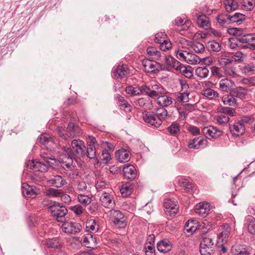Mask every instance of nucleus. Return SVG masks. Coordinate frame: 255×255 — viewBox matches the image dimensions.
Returning <instances> with one entry per match:
<instances>
[{
    "instance_id": "obj_1",
    "label": "nucleus",
    "mask_w": 255,
    "mask_h": 255,
    "mask_svg": "<svg viewBox=\"0 0 255 255\" xmlns=\"http://www.w3.org/2000/svg\"><path fill=\"white\" fill-rule=\"evenodd\" d=\"M72 148L68 146H64L63 150L67 155L65 160L62 159L61 166L64 172L70 178L75 179L78 175L76 167L73 164V159L77 155L84 156L86 155V148L84 142L81 140L74 139L71 143Z\"/></svg>"
},
{
    "instance_id": "obj_2",
    "label": "nucleus",
    "mask_w": 255,
    "mask_h": 255,
    "mask_svg": "<svg viewBox=\"0 0 255 255\" xmlns=\"http://www.w3.org/2000/svg\"><path fill=\"white\" fill-rule=\"evenodd\" d=\"M41 156L45 163L35 160H29L27 163V166L35 171L45 172L47 171L48 167H52L55 159L51 155H48L44 152H41Z\"/></svg>"
},
{
    "instance_id": "obj_3",
    "label": "nucleus",
    "mask_w": 255,
    "mask_h": 255,
    "mask_svg": "<svg viewBox=\"0 0 255 255\" xmlns=\"http://www.w3.org/2000/svg\"><path fill=\"white\" fill-rule=\"evenodd\" d=\"M49 211L53 217L56 218L59 222H63L65 220V215L67 213V210L64 206L56 202H51L47 204Z\"/></svg>"
},
{
    "instance_id": "obj_4",
    "label": "nucleus",
    "mask_w": 255,
    "mask_h": 255,
    "mask_svg": "<svg viewBox=\"0 0 255 255\" xmlns=\"http://www.w3.org/2000/svg\"><path fill=\"white\" fill-rule=\"evenodd\" d=\"M56 131L58 135L64 139L79 135L81 132L79 127L72 123L69 124L66 129L62 127L57 128Z\"/></svg>"
},
{
    "instance_id": "obj_5",
    "label": "nucleus",
    "mask_w": 255,
    "mask_h": 255,
    "mask_svg": "<svg viewBox=\"0 0 255 255\" xmlns=\"http://www.w3.org/2000/svg\"><path fill=\"white\" fill-rule=\"evenodd\" d=\"M214 244L212 239L204 237L201 241L200 252L202 255H210L214 250Z\"/></svg>"
},
{
    "instance_id": "obj_6",
    "label": "nucleus",
    "mask_w": 255,
    "mask_h": 255,
    "mask_svg": "<svg viewBox=\"0 0 255 255\" xmlns=\"http://www.w3.org/2000/svg\"><path fill=\"white\" fill-rule=\"evenodd\" d=\"M63 232L69 234H76L82 230L80 224L76 222H65L61 227Z\"/></svg>"
},
{
    "instance_id": "obj_7",
    "label": "nucleus",
    "mask_w": 255,
    "mask_h": 255,
    "mask_svg": "<svg viewBox=\"0 0 255 255\" xmlns=\"http://www.w3.org/2000/svg\"><path fill=\"white\" fill-rule=\"evenodd\" d=\"M111 220L114 224L119 228H123L126 226V222L124 219L123 214L118 210H111L110 211Z\"/></svg>"
},
{
    "instance_id": "obj_8",
    "label": "nucleus",
    "mask_w": 255,
    "mask_h": 255,
    "mask_svg": "<svg viewBox=\"0 0 255 255\" xmlns=\"http://www.w3.org/2000/svg\"><path fill=\"white\" fill-rule=\"evenodd\" d=\"M164 212L167 215L172 216L176 214L178 210L176 202L170 199H165L163 202Z\"/></svg>"
},
{
    "instance_id": "obj_9",
    "label": "nucleus",
    "mask_w": 255,
    "mask_h": 255,
    "mask_svg": "<svg viewBox=\"0 0 255 255\" xmlns=\"http://www.w3.org/2000/svg\"><path fill=\"white\" fill-rule=\"evenodd\" d=\"M204 134L208 138H216L223 134L222 130L214 126L204 127L202 129Z\"/></svg>"
},
{
    "instance_id": "obj_10",
    "label": "nucleus",
    "mask_w": 255,
    "mask_h": 255,
    "mask_svg": "<svg viewBox=\"0 0 255 255\" xmlns=\"http://www.w3.org/2000/svg\"><path fill=\"white\" fill-rule=\"evenodd\" d=\"M143 121L152 126L158 127L161 125V122L153 112H145L143 115Z\"/></svg>"
},
{
    "instance_id": "obj_11",
    "label": "nucleus",
    "mask_w": 255,
    "mask_h": 255,
    "mask_svg": "<svg viewBox=\"0 0 255 255\" xmlns=\"http://www.w3.org/2000/svg\"><path fill=\"white\" fill-rule=\"evenodd\" d=\"M142 65L144 71L147 73H157L160 69V65L159 63L148 59L143 60Z\"/></svg>"
},
{
    "instance_id": "obj_12",
    "label": "nucleus",
    "mask_w": 255,
    "mask_h": 255,
    "mask_svg": "<svg viewBox=\"0 0 255 255\" xmlns=\"http://www.w3.org/2000/svg\"><path fill=\"white\" fill-rule=\"evenodd\" d=\"M229 129L232 135L236 137L242 135L245 132L244 125L239 122L235 123L233 125H230Z\"/></svg>"
},
{
    "instance_id": "obj_13",
    "label": "nucleus",
    "mask_w": 255,
    "mask_h": 255,
    "mask_svg": "<svg viewBox=\"0 0 255 255\" xmlns=\"http://www.w3.org/2000/svg\"><path fill=\"white\" fill-rule=\"evenodd\" d=\"M208 143L206 139L204 138H194L193 139L190 140L188 142V146L189 148L198 149L200 148L205 147Z\"/></svg>"
},
{
    "instance_id": "obj_14",
    "label": "nucleus",
    "mask_w": 255,
    "mask_h": 255,
    "mask_svg": "<svg viewBox=\"0 0 255 255\" xmlns=\"http://www.w3.org/2000/svg\"><path fill=\"white\" fill-rule=\"evenodd\" d=\"M123 171L124 177L127 179L132 180L136 177L137 172L136 169L131 164H126L124 165Z\"/></svg>"
},
{
    "instance_id": "obj_15",
    "label": "nucleus",
    "mask_w": 255,
    "mask_h": 255,
    "mask_svg": "<svg viewBox=\"0 0 255 255\" xmlns=\"http://www.w3.org/2000/svg\"><path fill=\"white\" fill-rule=\"evenodd\" d=\"M113 73L115 77L122 79L128 75L129 72L128 65L123 64L116 67L113 70Z\"/></svg>"
},
{
    "instance_id": "obj_16",
    "label": "nucleus",
    "mask_w": 255,
    "mask_h": 255,
    "mask_svg": "<svg viewBox=\"0 0 255 255\" xmlns=\"http://www.w3.org/2000/svg\"><path fill=\"white\" fill-rule=\"evenodd\" d=\"M187 56V58L186 62L189 64H198L201 61V59L198 56L190 52H188V54ZM207 60H208V62H211V58H203L202 61L203 63H205Z\"/></svg>"
},
{
    "instance_id": "obj_17",
    "label": "nucleus",
    "mask_w": 255,
    "mask_h": 255,
    "mask_svg": "<svg viewBox=\"0 0 255 255\" xmlns=\"http://www.w3.org/2000/svg\"><path fill=\"white\" fill-rule=\"evenodd\" d=\"M100 200L102 205L106 208H112L115 204L112 196L108 193H103Z\"/></svg>"
},
{
    "instance_id": "obj_18",
    "label": "nucleus",
    "mask_w": 255,
    "mask_h": 255,
    "mask_svg": "<svg viewBox=\"0 0 255 255\" xmlns=\"http://www.w3.org/2000/svg\"><path fill=\"white\" fill-rule=\"evenodd\" d=\"M48 183L51 186L60 188L66 183V181L60 175H53L48 180Z\"/></svg>"
},
{
    "instance_id": "obj_19",
    "label": "nucleus",
    "mask_w": 255,
    "mask_h": 255,
    "mask_svg": "<svg viewBox=\"0 0 255 255\" xmlns=\"http://www.w3.org/2000/svg\"><path fill=\"white\" fill-rule=\"evenodd\" d=\"M209 211V205L207 202L200 203L195 207V212L201 216H205Z\"/></svg>"
},
{
    "instance_id": "obj_20",
    "label": "nucleus",
    "mask_w": 255,
    "mask_h": 255,
    "mask_svg": "<svg viewBox=\"0 0 255 255\" xmlns=\"http://www.w3.org/2000/svg\"><path fill=\"white\" fill-rule=\"evenodd\" d=\"M172 248L171 244L167 240H162L157 244V250L161 253H167L171 250Z\"/></svg>"
},
{
    "instance_id": "obj_21",
    "label": "nucleus",
    "mask_w": 255,
    "mask_h": 255,
    "mask_svg": "<svg viewBox=\"0 0 255 255\" xmlns=\"http://www.w3.org/2000/svg\"><path fill=\"white\" fill-rule=\"evenodd\" d=\"M62 244L61 240L55 238L47 240L45 245L48 248L60 249L62 248Z\"/></svg>"
},
{
    "instance_id": "obj_22",
    "label": "nucleus",
    "mask_w": 255,
    "mask_h": 255,
    "mask_svg": "<svg viewBox=\"0 0 255 255\" xmlns=\"http://www.w3.org/2000/svg\"><path fill=\"white\" fill-rule=\"evenodd\" d=\"M232 252L234 255H250L248 249L243 245H236L233 246Z\"/></svg>"
},
{
    "instance_id": "obj_23",
    "label": "nucleus",
    "mask_w": 255,
    "mask_h": 255,
    "mask_svg": "<svg viewBox=\"0 0 255 255\" xmlns=\"http://www.w3.org/2000/svg\"><path fill=\"white\" fill-rule=\"evenodd\" d=\"M22 190V194L25 197L34 198L37 195L35 189L27 184L23 185Z\"/></svg>"
},
{
    "instance_id": "obj_24",
    "label": "nucleus",
    "mask_w": 255,
    "mask_h": 255,
    "mask_svg": "<svg viewBox=\"0 0 255 255\" xmlns=\"http://www.w3.org/2000/svg\"><path fill=\"white\" fill-rule=\"evenodd\" d=\"M234 85V82L227 78L222 79L219 82V88L224 92L230 90Z\"/></svg>"
},
{
    "instance_id": "obj_25",
    "label": "nucleus",
    "mask_w": 255,
    "mask_h": 255,
    "mask_svg": "<svg viewBox=\"0 0 255 255\" xmlns=\"http://www.w3.org/2000/svg\"><path fill=\"white\" fill-rule=\"evenodd\" d=\"M116 156L120 162H127L130 159L129 152L125 149L119 150L116 153Z\"/></svg>"
},
{
    "instance_id": "obj_26",
    "label": "nucleus",
    "mask_w": 255,
    "mask_h": 255,
    "mask_svg": "<svg viewBox=\"0 0 255 255\" xmlns=\"http://www.w3.org/2000/svg\"><path fill=\"white\" fill-rule=\"evenodd\" d=\"M156 102L162 107H167L172 103V99L164 95H161L157 98Z\"/></svg>"
},
{
    "instance_id": "obj_27",
    "label": "nucleus",
    "mask_w": 255,
    "mask_h": 255,
    "mask_svg": "<svg viewBox=\"0 0 255 255\" xmlns=\"http://www.w3.org/2000/svg\"><path fill=\"white\" fill-rule=\"evenodd\" d=\"M197 23L203 28L208 29L210 26L208 17L205 14L199 15L197 16Z\"/></svg>"
},
{
    "instance_id": "obj_28",
    "label": "nucleus",
    "mask_w": 255,
    "mask_h": 255,
    "mask_svg": "<svg viewBox=\"0 0 255 255\" xmlns=\"http://www.w3.org/2000/svg\"><path fill=\"white\" fill-rule=\"evenodd\" d=\"M166 63L169 68H173L178 70L182 65L180 62L178 61L172 56H168L165 58Z\"/></svg>"
},
{
    "instance_id": "obj_29",
    "label": "nucleus",
    "mask_w": 255,
    "mask_h": 255,
    "mask_svg": "<svg viewBox=\"0 0 255 255\" xmlns=\"http://www.w3.org/2000/svg\"><path fill=\"white\" fill-rule=\"evenodd\" d=\"M153 98H158L161 95L166 93V90L161 86L159 85H153L151 86Z\"/></svg>"
},
{
    "instance_id": "obj_30",
    "label": "nucleus",
    "mask_w": 255,
    "mask_h": 255,
    "mask_svg": "<svg viewBox=\"0 0 255 255\" xmlns=\"http://www.w3.org/2000/svg\"><path fill=\"white\" fill-rule=\"evenodd\" d=\"M197 221L196 220H189L185 224V230L188 233H193L197 229Z\"/></svg>"
},
{
    "instance_id": "obj_31",
    "label": "nucleus",
    "mask_w": 255,
    "mask_h": 255,
    "mask_svg": "<svg viewBox=\"0 0 255 255\" xmlns=\"http://www.w3.org/2000/svg\"><path fill=\"white\" fill-rule=\"evenodd\" d=\"M86 229L87 232H96L99 229V225L95 220L90 219L86 223Z\"/></svg>"
},
{
    "instance_id": "obj_32",
    "label": "nucleus",
    "mask_w": 255,
    "mask_h": 255,
    "mask_svg": "<svg viewBox=\"0 0 255 255\" xmlns=\"http://www.w3.org/2000/svg\"><path fill=\"white\" fill-rule=\"evenodd\" d=\"M209 73V71L208 69L205 66L198 67L195 70L196 75L201 79L207 77Z\"/></svg>"
},
{
    "instance_id": "obj_33",
    "label": "nucleus",
    "mask_w": 255,
    "mask_h": 255,
    "mask_svg": "<svg viewBox=\"0 0 255 255\" xmlns=\"http://www.w3.org/2000/svg\"><path fill=\"white\" fill-rule=\"evenodd\" d=\"M224 4L226 10L228 12L235 10L238 7V2L235 0H225Z\"/></svg>"
},
{
    "instance_id": "obj_34",
    "label": "nucleus",
    "mask_w": 255,
    "mask_h": 255,
    "mask_svg": "<svg viewBox=\"0 0 255 255\" xmlns=\"http://www.w3.org/2000/svg\"><path fill=\"white\" fill-rule=\"evenodd\" d=\"M95 242L96 238L91 234H88L83 237V244L87 248H91V245L94 244Z\"/></svg>"
},
{
    "instance_id": "obj_35",
    "label": "nucleus",
    "mask_w": 255,
    "mask_h": 255,
    "mask_svg": "<svg viewBox=\"0 0 255 255\" xmlns=\"http://www.w3.org/2000/svg\"><path fill=\"white\" fill-rule=\"evenodd\" d=\"M202 95L209 99H213L219 97L218 93L210 88H207L203 90Z\"/></svg>"
},
{
    "instance_id": "obj_36",
    "label": "nucleus",
    "mask_w": 255,
    "mask_h": 255,
    "mask_svg": "<svg viewBox=\"0 0 255 255\" xmlns=\"http://www.w3.org/2000/svg\"><path fill=\"white\" fill-rule=\"evenodd\" d=\"M188 44L192 46V49L196 53H201L205 50L204 45L200 42L190 41Z\"/></svg>"
},
{
    "instance_id": "obj_37",
    "label": "nucleus",
    "mask_w": 255,
    "mask_h": 255,
    "mask_svg": "<svg viewBox=\"0 0 255 255\" xmlns=\"http://www.w3.org/2000/svg\"><path fill=\"white\" fill-rule=\"evenodd\" d=\"M121 193L123 197H127L130 195L132 192V188L131 185L125 184L122 186L120 188Z\"/></svg>"
},
{
    "instance_id": "obj_38",
    "label": "nucleus",
    "mask_w": 255,
    "mask_h": 255,
    "mask_svg": "<svg viewBox=\"0 0 255 255\" xmlns=\"http://www.w3.org/2000/svg\"><path fill=\"white\" fill-rule=\"evenodd\" d=\"M229 19L230 21L233 23L236 22L238 24H240L245 19V15L239 13H236L233 15H230Z\"/></svg>"
},
{
    "instance_id": "obj_39",
    "label": "nucleus",
    "mask_w": 255,
    "mask_h": 255,
    "mask_svg": "<svg viewBox=\"0 0 255 255\" xmlns=\"http://www.w3.org/2000/svg\"><path fill=\"white\" fill-rule=\"evenodd\" d=\"M126 92L131 96L138 95L141 94L140 87H133L129 86L126 87Z\"/></svg>"
},
{
    "instance_id": "obj_40",
    "label": "nucleus",
    "mask_w": 255,
    "mask_h": 255,
    "mask_svg": "<svg viewBox=\"0 0 255 255\" xmlns=\"http://www.w3.org/2000/svg\"><path fill=\"white\" fill-rule=\"evenodd\" d=\"M146 51L147 54L153 58L157 59L161 56L160 51L157 50L156 48L154 47L151 46L148 47Z\"/></svg>"
},
{
    "instance_id": "obj_41",
    "label": "nucleus",
    "mask_w": 255,
    "mask_h": 255,
    "mask_svg": "<svg viewBox=\"0 0 255 255\" xmlns=\"http://www.w3.org/2000/svg\"><path fill=\"white\" fill-rule=\"evenodd\" d=\"M222 101L225 105L234 106L236 104L235 98L234 97L232 93L230 95L223 96L222 98Z\"/></svg>"
},
{
    "instance_id": "obj_42",
    "label": "nucleus",
    "mask_w": 255,
    "mask_h": 255,
    "mask_svg": "<svg viewBox=\"0 0 255 255\" xmlns=\"http://www.w3.org/2000/svg\"><path fill=\"white\" fill-rule=\"evenodd\" d=\"M180 186L184 188V189L187 192H191L193 190V185L191 182H189L186 179H183L181 181H179Z\"/></svg>"
},
{
    "instance_id": "obj_43",
    "label": "nucleus",
    "mask_w": 255,
    "mask_h": 255,
    "mask_svg": "<svg viewBox=\"0 0 255 255\" xmlns=\"http://www.w3.org/2000/svg\"><path fill=\"white\" fill-rule=\"evenodd\" d=\"M155 114L156 117L160 120L161 123L162 122L163 120H165L167 118L168 116L167 111L163 108L157 109L156 112Z\"/></svg>"
},
{
    "instance_id": "obj_44",
    "label": "nucleus",
    "mask_w": 255,
    "mask_h": 255,
    "mask_svg": "<svg viewBox=\"0 0 255 255\" xmlns=\"http://www.w3.org/2000/svg\"><path fill=\"white\" fill-rule=\"evenodd\" d=\"M61 190L54 188H50L45 191V194L47 196L57 197L61 195Z\"/></svg>"
},
{
    "instance_id": "obj_45",
    "label": "nucleus",
    "mask_w": 255,
    "mask_h": 255,
    "mask_svg": "<svg viewBox=\"0 0 255 255\" xmlns=\"http://www.w3.org/2000/svg\"><path fill=\"white\" fill-rule=\"evenodd\" d=\"M89 146L86 151V154L89 158L93 159L96 156L97 154L95 145L89 144Z\"/></svg>"
},
{
    "instance_id": "obj_46",
    "label": "nucleus",
    "mask_w": 255,
    "mask_h": 255,
    "mask_svg": "<svg viewBox=\"0 0 255 255\" xmlns=\"http://www.w3.org/2000/svg\"><path fill=\"white\" fill-rule=\"evenodd\" d=\"M241 69L245 73L255 74V64L251 63L246 64Z\"/></svg>"
},
{
    "instance_id": "obj_47",
    "label": "nucleus",
    "mask_w": 255,
    "mask_h": 255,
    "mask_svg": "<svg viewBox=\"0 0 255 255\" xmlns=\"http://www.w3.org/2000/svg\"><path fill=\"white\" fill-rule=\"evenodd\" d=\"M191 68L190 66L186 67L181 65L178 70L186 77L191 78L193 76L192 73L190 70Z\"/></svg>"
},
{
    "instance_id": "obj_48",
    "label": "nucleus",
    "mask_w": 255,
    "mask_h": 255,
    "mask_svg": "<svg viewBox=\"0 0 255 255\" xmlns=\"http://www.w3.org/2000/svg\"><path fill=\"white\" fill-rule=\"evenodd\" d=\"M176 55L177 58L182 61L186 62L187 58V55L188 54V51H184L181 49H178L175 51Z\"/></svg>"
},
{
    "instance_id": "obj_49",
    "label": "nucleus",
    "mask_w": 255,
    "mask_h": 255,
    "mask_svg": "<svg viewBox=\"0 0 255 255\" xmlns=\"http://www.w3.org/2000/svg\"><path fill=\"white\" fill-rule=\"evenodd\" d=\"M176 55L177 58L182 61L186 62L187 58V55L188 54V51H184L181 49H178L175 51Z\"/></svg>"
},
{
    "instance_id": "obj_50",
    "label": "nucleus",
    "mask_w": 255,
    "mask_h": 255,
    "mask_svg": "<svg viewBox=\"0 0 255 255\" xmlns=\"http://www.w3.org/2000/svg\"><path fill=\"white\" fill-rule=\"evenodd\" d=\"M218 111L222 114H225L230 116H235V111L230 107H220L218 108Z\"/></svg>"
},
{
    "instance_id": "obj_51",
    "label": "nucleus",
    "mask_w": 255,
    "mask_h": 255,
    "mask_svg": "<svg viewBox=\"0 0 255 255\" xmlns=\"http://www.w3.org/2000/svg\"><path fill=\"white\" fill-rule=\"evenodd\" d=\"M39 141L43 144H47L53 142V140L49 134L44 133L39 137Z\"/></svg>"
},
{
    "instance_id": "obj_52",
    "label": "nucleus",
    "mask_w": 255,
    "mask_h": 255,
    "mask_svg": "<svg viewBox=\"0 0 255 255\" xmlns=\"http://www.w3.org/2000/svg\"><path fill=\"white\" fill-rule=\"evenodd\" d=\"M208 46L210 50L214 52H219L221 49V45L216 41H210L208 44Z\"/></svg>"
},
{
    "instance_id": "obj_53",
    "label": "nucleus",
    "mask_w": 255,
    "mask_h": 255,
    "mask_svg": "<svg viewBox=\"0 0 255 255\" xmlns=\"http://www.w3.org/2000/svg\"><path fill=\"white\" fill-rule=\"evenodd\" d=\"M78 201L83 205L86 206L91 202V198L87 196L82 194H79L78 196Z\"/></svg>"
},
{
    "instance_id": "obj_54",
    "label": "nucleus",
    "mask_w": 255,
    "mask_h": 255,
    "mask_svg": "<svg viewBox=\"0 0 255 255\" xmlns=\"http://www.w3.org/2000/svg\"><path fill=\"white\" fill-rule=\"evenodd\" d=\"M189 94L188 92H181L177 94V99L181 102H187L189 101Z\"/></svg>"
},
{
    "instance_id": "obj_55",
    "label": "nucleus",
    "mask_w": 255,
    "mask_h": 255,
    "mask_svg": "<svg viewBox=\"0 0 255 255\" xmlns=\"http://www.w3.org/2000/svg\"><path fill=\"white\" fill-rule=\"evenodd\" d=\"M169 133L172 135H175L179 132L180 128L179 125L177 123H172L168 128Z\"/></svg>"
},
{
    "instance_id": "obj_56",
    "label": "nucleus",
    "mask_w": 255,
    "mask_h": 255,
    "mask_svg": "<svg viewBox=\"0 0 255 255\" xmlns=\"http://www.w3.org/2000/svg\"><path fill=\"white\" fill-rule=\"evenodd\" d=\"M217 120L219 125L225 126L229 122L230 118L228 116L221 115L218 117Z\"/></svg>"
},
{
    "instance_id": "obj_57",
    "label": "nucleus",
    "mask_w": 255,
    "mask_h": 255,
    "mask_svg": "<svg viewBox=\"0 0 255 255\" xmlns=\"http://www.w3.org/2000/svg\"><path fill=\"white\" fill-rule=\"evenodd\" d=\"M167 39V36L164 32L158 33L155 35L154 41L160 43L164 42Z\"/></svg>"
},
{
    "instance_id": "obj_58",
    "label": "nucleus",
    "mask_w": 255,
    "mask_h": 255,
    "mask_svg": "<svg viewBox=\"0 0 255 255\" xmlns=\"http://www.w3.org/2000/svg\"><path fill=\"white\" fill-rule=\"evenodd\" d=\"M244 54L241 51H237L232 56L233 61L241 63L243 61Z\"/></svg>"
},
{
    "instance_id": "obj_59",
    "label": "nucleus",
    "mask_w": 255,
    "mask_h": 255,
    "mask_svg": "<svg viewBox=\"0 0 255 255\" xmlns=\"http://www.w3.org/2000/svg\"><path fill=\"white\" fill-rule=\"evenodd\" d=\"M160 48L162 51H165L172 47V44L167 39L163 43H160Z\"/></svg>"
},
{
    "instance_id": "obj_60",
    "label": "nucleus",
    "mask_w": 255,
    "mask_h": 255,
    "mask_svg": "<svg viewBox=\"0 0 255 255\" xmlns=\"http://www.w3.org/2000/svg\"><path fill=\"white\" fill-rule=\"evenodd\" d=\"M141 94L144 93L150 98H153L151 88H150L146 85H142L140 87Z\"/></svg>"
},
{
    "instance_id": "obj_61",
    "label": "nucleus",
    "mask_w": 255,
    "mask_h": 255,
    "mask_svg": "<svg viewBox=\"0 0 255 255\" xmlns=\"http://www.w3.org/2000/svg\"><path fill=\"white\" fill-rule=\"evenodd\" d=\"M229 17L230 15L220 14L218 16L217 20L220 24L223 26L228 20H230Z\"/></svg>"
},
{
    "instance_id": "obj_62",
    "label": "nucleus",
    "mask_w": 255,
    "mask_h": 255,
    "mask_svg": "<svg viewBox=\"0 0 255 255\" xmlns=\"http://www.w3.org/2000/svg\"><path fill=\"white\" fill-rule=\"evenodd\" d=\"M225 72L227 75L233 78H235L238 76V75L236 71V69L234 67H227L225 69Z\"/></svg>"
},
{
    "instance_id": "obj_63",
    "label": "nucleus",
    "mask_w": 255,
    "mask_h": 255,
    "mask_svg": "<svg viewBox=\"0 0 255 255\" xmlns=\"http://www.w3.org/2000/svg\"><path fill=\"white\" fill-rule=\"evenodd\" d=\"M70 209L77 215L82 214L84 211L82 207L80 205H76L74 206H71Z\"/></svg>"
},
{
    "instance_id": "obj_64",
    "label": "nucleus",
    "mask_w": 255,
    "mask_h": 255,
    "mask_svg": "<svg viewBox=\"0 0 255 255\" xmlns=\"http://www.w3.org/2000/svg\"><path fill=\"white\" fill-rule=\"evenodd\" d=\"M249 233L252 235H255V220L249 222L248 226Z\"/></svg>"
}]
</instances>
